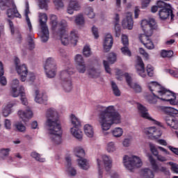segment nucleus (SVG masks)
Instances as JSON below:
<instances>
[{
    "label": "nucleus",
    "instance_id": "nucleus-1",
    "mask_svg": "<svg viewBox=\"0 0 178 178\" xmlns=\"http://www.w3.org/2000/svg\"><path fill=\"white\" fill-rule=\"evenodd\" d=\"M48 133L50 139L54 144L59 145L62 143V127L58 122V112L54 108H49L46 113Z\"/></svg>",
    "mask_w": 178,
    "mask_h": 178
},
{
    "label": "nucleus",
    "instance_id": "nucleus-2",
    "mask_svg": "<svg viewBox=\"0 0 178 178\" xmlns=\"http://www.w3.org/2000/svg\"><path fill=\"white\" fill-rule=\"evenodd\" d=\"M53 17H54V19H51V21L52 31L54 34L59 35L63 45H68L70 42L71 44L76 45L77 44V40H79L77 33L72 31H71L70 36H68L67 22L63 19L60 22L58 23V21L56 19V17L54 15Z\"/></svg>",
    "mask_w": 178,
    "mask_h": 178
},
{
    "label": "nucleus",
    "instance_id": "nucleus-3",
    "mask_svg": "<svg viewBox=\"0 0 178 178\" xmlns=\"http://www.w3.org/2000/svg\"><path fill=\"white\" fill-rule=\"evenodd\" d=\"M100 108H102V111L99 114V123L102 130L106 131L113 124L120 123V114L117 112L113 106H100Z\"/></svg>",
    "mask_w": 178,
    "mask_h": 178
},
{
    "label": "nucleus",
    "instance_id": "nucleus-4",
    "mask_svg": "<svg viewBox=\"0 0 178 178\" xmlns=\"http://www.w3.org/2000/svg\"><path fill=\"white\" fill-rule=\"evenodd\" d=\"M141 27L144 31V34L139 36V40L142 44L147 49H154L155 47L152 40H151V35H152L153 30L156 27V22L154 18H149L148 19H143L141 22Z\"/></svg>",
    "mask_w": 178,
    "mask_h": 178
},
{
    "label": "nucleus",
    "instance_id": "nucleus-5",
    "mask_svg": "<svg viewBox=\"0 0 178 178\" xmlns=\"http://www.w3.org/2000/svg\"><path fill=\"white\" fill-rule=\"evenodd\" d=\"M148 88L151 92H152V91L157 92L159 96L161 97L160 99L162 101L170 102L171 105H176V95L172 91L162 88L161 85L156 82H151L149 83Z\"/></svg>",
    "mask_w": 178,
    "mask_h": 178
},
{
    "label": "nucleus",
    "instance_id": "nucleus-6",
    "mask_svg": "<svg viewBox=\"0 0 178 178\" xmlns=\"http://www.w3.org/2000/svg\"><path fill=\"white\" fill-rule=\"evenodd\" d=\"M48 21V17L45 13L39 14V24L40 27V40L42 42H47L49 40V30L48 26H47V22Z\"/></svg>",
    "mask_w": 178,
    "mask_h": 178
},
{
    "label": "nucleus",
    "instance_id": "nucleus-7",
    "mask_svg": "<svg viewBox=\"0 0 178 178\" xmlns=\"http://www.w3.org/2000/svg\"><path fill=\"white\" fill-rule=\"evenodd\" d=\"M123 163L128 170H133L136 168H141L143 166L141 159L137 156L125 155L123 157Z\"/></svg>",
    "mask_w": 178,
    "mask_h": 178
},
{
    "label": "nucleus",
    "instance_id": "nucleus-8",
    "mask_svg": "<svg viewBox=\"0 0 178 178\" xmlns=\"http://www.w3.org/2000/svg\"><path fill=\"white\" fill-rule=\"evenodd\" d=\"M70 120L73 126L70 129L71 134H72L75 138L81 141V140H83V132L80 130V127H81V122L77 117H76V115H74V114L70 115Z\"/></svg>",
    "mask_w": 178,
    "mask_h": 178
},
{
    "label": "nucleus",
    "instance_id": "nucleus-9",
    "mask_svg": "<svg viewBox=\"0 0 178 178\" xmlns=\"http://www.w3.org/2000/svg\"><path fill=\"white\" fill-rule=\"evenodd\" d=\"M44 69L47 77L49 79H54L56 76V72H58L55 59L51 57L48 58L45 61Z\"/></svg>",
    "mask_w": 178,
    "mask_h": 178
},
{
    "label": "nucleus",
    "instance_id": "nucleus-10",
    "mask_svg": "<svg viewBox=\"0 0 178 178\" xmlns=\"http://www.w3.org/2000/svg\"><path fill=\"white\" fill-rule=\"evenodd\" d=\"M14 62L15 65V70L19 76L21 81H26V80H27V74H29L27 65L25 64H20V59L17 57H15Z\"/></svg>",
    "mask_w": 178,
    "mask_h": 178
},
{
    "label": "nucleus",
    "instance_id": "nucleus-11",
    "mask_svg": "<svg viewBox=\"0 0 178 178\" xmlns=\"http://www.w3.org/2000/svg\"><path fill=\"white\" fill-rule=\"evenodd\" d=\"M76 156L79 158L78 159V165L83 170H87L90 168V164L87 159H83L86 156V152L81 147H76L74 150Z\"/></svg>",
    "mask_w": 178,
    "mask_h": 178
},
{
    "label": "nucleus",
    "instance_id": "nucleus-12",
    "mask_svg": "<svg viewBox=\"0 0 178 178\" xmlns=\"http://www.w3.org/2000/svg\"><path fill=\"white\" fill-rule=\"evenodd\" d=\"M149 161L150 162V165L152 166V169L154 173H159V172H163L164 175L167 176H170V172L166 168L161 166L156 163V160L152 156H149Z\"/></svg>",
    "mask_w": 178,
    "mask_h": 178
},
{
    "label": "nucleus",
    "instance_id": "nucleus-13",
    "mask_svg": "<svg viewBox=\"0 0 178 178\" xmlns=\"http://www.w3.org/2000/svg\"><path fill=\"white\" fill-rule=\"evenodd\" d=\"M143 132L149 138H159L162 136V131L156 127H150L145 128Z\"/></svg>",
    "mask_w": 178,
    "mask_h": 178
},
{
    "label": "nucleus",
    "instance_id": "nucleus-14",
    "mask_svg": "<svg viewBox=\"0 0 178 178\" xmlns=\"http://www.w3.org/2000/svg\"><path fill=\"white\" fill-rule=\"evenodd\" d=\"M138 109L139 111V113L143 119H147V120H150L151 122H153L154 124H157L159 126L160 123L159 122L155 120L151 116H149V114L148 113V110L147 108H145L144 106L141 104H138Z\"/></svg>",
    "mask_w": 178,
    "mask_h": 178
},
{
    "label": "nucleus",
    "instance_id": "nucleus-15",
    "mask_svg": "<svg viewBox=\"0 0 178 178\" xmlns=\"http://www.w3.org/2000/svg\"><path fill=\"white\" fill-rule=\"evenodd\" d=\"M159 16L161 20H166L170 16L171 20H173L175 15H173V11L172 10V7L169 6L167 8H161L159 10Z\"/></svg>",
    "mask_w": 178,
    "mask_h": 178
},
{
    "label": "nucleus",
    "instance_id": "nucleus-16",
    "mask_svg": "<svg viewBox=\"0 0 178 178\" xmlns=\"http://www.w3.org/2000/svg\"><path fill=\"white\" fill-rule=\"evenodd\" d=\"M126 81L128 84V86L134 90L135 92H141L143 91V88H141V86L138 85L137 83H134L131 81V76L128 73H125L124 74Z\"/></svg>",
    "mask_w": 178,
    "mask_h": 178
},
{
    "label": "nucleus",
    "instance_id": "nucleus-17",
    "mask_svg": "<svg viewBox=\"0 0 178 178\" xmlns=\"http://www.w3.org/2000/svg\"><path fill=\"white\" fill-rule=\"evenodd\" d=\"M136 69L138 74L141 77H145V67L144 65V62H143V59L141 57L138 56L136 60Z\"/></svg>",
    "mask_w": 178,
    "mask_h": 178
},
{
    "label": "nucleus",
    "instance_id": "nucleus-18",
    "mask_svg": "<svg viewBox=\"0 0 178 178\" xmlns=\"http://www.w3.org/2000/svg\"><path fill=\"white\" fill-rule=\"evenodd\" d=\"M113 45V38L110 33H107L104 38V42L103 44L104 52H109Z\"/></svg>",
    "mask_w": 178,
    "mask_h": 178
},
{
    "label": "nucleus",
    "instance_id": "nucleus-19",
    "mask_svg": "<svg viewBox=\"0 0 178 178\" xmlns=\"http://www.w3.org/2000/svg\"><path fill=\"white\" fill-rule=\"evenodd\" d=\"M122 42L124 45L123 47L121 48V51L123 55H126L127 56H131V51L129 49V38L127 35H122Z\"/></svg>",
    "mask_w": 178,
    "mask_h": 178
},
{
    "label": "nucleus",
    "instance_id": "nucleus-20",
    "mask_svg": "<svg viewBox=\"0 0 178 178\" xmlns=\"http://www.w3.org/2000/svg\"><path fill=\"white\" fill-rule=\"evenodd\" d=\"M19 88V90H17ZM10 94L14 98H17L20 95V86L19 87V80L14 79L11 83Z\"/></svg>",
    "mask_w": 178,
    "mask_h": 178
},
{
    "label": "nucleus",
    "instance_id": "nucleus-21",
    "mask_svg": "<svg viewBox=\"0 0 178 178\" xmlns=\"http://www.w3.org/2000/svg\"><path fill=\"white\" fill-rule=\"evenodd\" d=\"M18 116L20 119H22L23 122H27L29 119H31V118H33V111L30 108H28L25 111L19 110L18 111Z\"/></svg>",
    "mask_w": 178,
    "mask_h": 178
},
{
    "label": "nucleus",
    "instance_id": "nucleus-22",
    "mask_svg": "<svg viewBox=\"0 0 178 178\" xmlns=\"http://www.w3.org/2000/svg\"><path fill=\"white\" fill-rule=\"evenodd\" d=\"M65 161L67 162V172L70 176H76L77 175V171L73 167H72V159L70 156H67L65 158Z\"/></svg>",
    "mask_w": 178,
    "mask_h": 178
},
{
    "label": "nucleus",
    "instance_id": "nucleus-23",
    "mask_svg": "<svg viewBox=\"0 0 178 178\" xmlns=\"http://www.w3.org/2000/svg\"><path fill=\"white\" fill-rule=\"evenodd\" d=\"M72 74H73V71L72 70V69L61 71L60 73V80L61 83L67 81L68 80H72V78L70 77Z\"/></svg>",
    "mask_w": 178,
    "mask_h": 178
},
{
    "label": "nucleus",
    "instance_id": "nucleus-24",
    "mask_svg": "<svg viewBox=\"0 0 178 178\" xmlns=\"http://www.w3.org/2000/svg\"><path fill=\"white\" fill-rule=\"evenodd\" d=\"M48 99L47 95L43 92H40V90H35V101L38 104H45Z\"/></svg>",
    "mask_w": 178,
    "mask_h": 178
},
{
    "label": "nucleus",
    "instance_id": "nucleus-25",
    "mask_svg": "<svg viewBox=\"0 0 178 178\" xmlns=\"http://www.w3.org/2000/svg\"><path fill=\"white\" fill-rule=\"evenodd\" d=\"M133 17H131V13H128L127 19L122 21V26L128 30H131L133 29Z\"/></svg>",
    "mask_w": 178,
    "mask_h": 178
},
{
    "label": "nucleus",
    "instance_id": "nucleus-26",
    "mask_svg": "<svg viewBox=\"0 0 178 178\" xmlns=\"http://www.w3.org/2000/svg\"><path fill=\"white\" fill-rule=\"evenodd\" d=\"M7 16L8 17H18V19H22V15L19 13L16 6L13 5V8H9L7 10Z\"/></svg>",
    "mask_w": 178,
    "mask_h": 178
},
{
    "label": "nucleus",
    "instance_id": "nucleus-27",
    "mask_svg": "<svg viewBox=\"0 0 178 178\" xmlns=\"http://www.w3.org/2000/svg\"><path fill=\"white\" fill-rule=\"evenodd\" d=\"M25 5L26 9L24 10V16L26 17V22L27 23L29 31H31L33 30V26L31 25V21H30V17H29V14L30 13V6H29V1H26Z\"/></svg>",
    "mask_w": 178,
    "mask_h": 178
},
{
    "label": "nucleus",
    "instance_id": "nucleus-28",
    "mask_svg": "<svg viewBox=\"0 0 178 178\" xmlns=\"http://www.w3.org/2000/svg\"><path fill=\"white\" fill-rule=\"evenodd\" d=\"M165 122L168 126H170L172 129L177 130L178 129V120L176 118L167 117L165 118Z\"/></svg>",
    "mask_w": 178,
    "mask_h": 178
},
{
    "label": "nucleus",
    "instance_id": "nucleus-29",
    "mask_svg": "<svg viewBox=\"0 0 178 178\" xmlns=\"http://www.w3.org/2000/svg\"><path fill=\"white\" fill-rule=\"evenodd\" d=\"M103 162L104 163L105 169L106 172H109L112 168V158L107 155L102 156Z\"/></svg>",
    "mask_w": 178,
    "mask_h": 178
},
{
    "label": "nucleus",
    "instance_id": "nucleus-30",
    "mask_svg": "<svg viewBox=\"0 0 178 178\" xmlns=\"http://www.w3.org/2000/svg\"><path fill=\"white\" fill-rule=\"evenodd\" d=\"M16 105L15 102H11L8 103L3 109V115L6 118L12 113V108Z\"/></svg>",
    "mask_w": 178,
    "mask_h": 178
},
{
    "label": "nucleus",
    "instance_id": "nucleus-31",
    "mask_svg": "<svg viewBox=\"0 0 178 178\" xmlns=\"http://www.w3.org/2000/svg\"><path fill=\"white\" fill-rule=\"evenodd\" d=\"M140 177L141 178H154L155 175L154 174V172L151 170V169L145 168L141 171Z\"/></svg>",
    "mask_w": 178,
    "mask_h": 178
},
{
    "label": "nucleus",
    "instance_id": "nucleus-32",
    "mask_svg": "<svg viewBox=\"0 0 178 178\" xmlns=\"http://www.w3.org/2000/svg\"><path fill=\"white\" fill-rule=\"evenodd\" d=\"M83 130L87 137L90 138L94 137V128H92V126L87 124L84 126Z\"/></svg>",
    "mask_w": 178,
    "mask_h": 178
},
{
    "label": "nucleus",
    "instance_id": "nucleus-33",
    "mask_svg": "<svg viewBox=\"0 0 178 178\" xmlns=\"http://www.w3.org/2000/svg\"><path fill=\"white\" fill-rule=\"evenodd\" d=\"M4 73L5 72L3 71V64L0 61V84H1V86H6V84H8L6 77L2 76Z\"/></svg>",
    "mask_w": 178,
    "mask_h": 178
},
{
    "label": "nucleus",
    "instance_id": "nucleus-34",
    "mask_svg": "<svg viewBox=\"0 0 178 178\" xmlns=\"http://www.w3.org/2000/svg\"><path fill=\"white\" fill-rule=\"evenodd\" d=\"M63 88L66 92H70L71 90L73 88L72 85V79H68L64 82H61Z\"/></svg>",
    "mask_w": 178,
    "mask_h": 178
},
{
    "label": "nucleus",
    "instance_id": "nucleus-35",
    "mask_svg": "<svg viewBox=\"0 0 178 178\" xmlns=\"http://www.w3.org/2000/svg\"><path fill=\"white\" fill-rule=\"evenodd\" d=\"M19 95L21 96L22 105H29V102H27V98H26V93L24 92V87L22 86L19 88Z\"/></svg>",
    "mask_w": 178,
    "mask_h": 178
},
{
    "label": "nucleus",
    "instance_id": "nucleus-36",
    "mask_svg": "<svg viewBox=\"0 0 178 178\" xmlns=\"http://www.w3.org/2000/svg\"><path fill=\"white\" fill-rule=\"evenodd\" d=\"M88 74L92 79H97V77H99V75L101 74V71H99V70H96L95 68L92 67L88 70Z\"/></svg>",
    "mask_w": 178,
    "mask_h": 178
},
{
    "label": "nucleus",
    "instance_id": "nucleus-37",
    "mask_svg": "<svg viewBox=\"0 0 178 178\" xmlns=\"http://www.w3.org/2000/svg\"><path fill=\"white\" fill-rule=\"evenodd\" d=\"M69 6L75 10H80V9H81V6L77 0H71L70 1Z\"/></svg>",
    "mask_w": 178,
    "mask_h": 178
},
{
    "label": "nucleus",
    "instance_id": "nucleus-38",
    "mask_svg": "<svg viewBox=\"0 0 178 178\" xmlns=\"http://www.w3.org/2000/svg\"><path fill=\"white\" fill-rule=\"evenodd\" d=\"M75 23L77 26H83L85 23L84 16L82 14H79L74 17Z\"/></svg>",
    "mask_w": 178,
    "mask_h": 178
},
{
    "label": "nucleus",
    "instance_id": "nucleus-39",
    "mask_svg": "<svg viewBox=\"0 0 178 178\" xmlns=\"http://www.w3.org/2000/svg\"><path fill=\"white\" fill-rule=\"evenodd\" d=\"M111 88L115 97H120V90L119 89V87H118V85H116V83L114 81H111Z\"/></svg>",
    "mask_w": 178,
    "mask_h": 178
},
{
    "label": "nucleus",
    "instance_id": "nucleus-40",
    "mask_svg": "<svg viewBox=\"0 0 178 178\" xmlns=\"http://www.w3.org/2000/svg\"><path fill=\"white\" fill-rule=\"evenodd\" d=\"M14 127L16 129V131H19V133L26 131V127L22 122H16L14 124Z\"/></svg>",
    "mask_w": 178,
    "mask_h": 178
},
{
    "label": "nucleus",
    "instance_id": "nucleus-41",
    "mask_svg": "<svg viewBox=\"0 0 178 178\" xmlns=\"http://www.w3.org/2000/svg\"><path fill=\"white\" fill-rule=\"evenodd\" d=\"M31 156L35 159V161H38V162H44L45 161V159L41 157V154L36 152H32L31 153Z\"/></svg>",
    "mask_w": 178,
    "mask_h": 178
},
{
    "label": "nucleus",
    "instance_id": "nucleus-42",
    "mask_svg": "<svg viewBox=\"0 0 178 178\" xmlns=\"http://www.w3.org/2000/svg\"><path fill=\"white\" fill-rule=\"evenodd\" d=\"M27 42H28V45L30 48V49H34V35L31 34V35H28L27 37Z\"/></svg>",
    "mask_w": 178,
    "mask_h": 178
},
{
    "label": "nucleus",
    "instance_id": "nucleus-43",
    "mask_svg": "<svg viewBox=\"0 0 178 178\" xmlns=\"http://www.w3.org/2000/svg\"><path fill=\"white\" fill-rule=\"evenodd\" d=\"M86 15L90 19H94L95 17V13H94V8L92 7H87L86 9Z\"/></svg>",
    "mask_w": 178,
    "mask_h": 178
},
{
    "label": "nucleus",
    "instance_id": "nucleus-44",
    "mask_svg": "<svg viewBox=\"0 0 178 178\" xmlns=\"http://www.w3.org/2000/svg\"><path fill=\"white\" fill-rule=\"evenodd\" d=\"M10 152V149L3 148L0 150V157H1L2 159H5L6 156H9Z\"/></svg>",
    "mask_w": 178,
    "mask_h": 178
},
{
    "label": "nucleus",
    "instance_id": "nucleus-45",
    "mask_svg": "<svg viewBox=\"0 0 178 178\" xmlns=\"http://www.w3.org/2000/svg\"><path fill=\"white\" fill-rule=\"evenodd\" d=\"M113 135L114 137H122L123 136V129L120 127L115 128L113 131Z\"/></svg>",
    "mask_w": 178,
    "mask_h": 178
},
{
    "label": "nucleus",
    "instance_id": "nucleus-46",
    "mask_svg": "<svg viewBox=\"0 0 178 178\" xmlns=\"http://www.w3.org/2000/svg\"><path fill=\"white\" fill-rule=\"evenodd\" d=\"M161 56H162V58H170L173 56V51L162 50L161 52Z\"/></svg>",
    "mask_w": 178,
    "mask_h": 178
},
{
    "label": "nucleus",
    "instance_id": "nucleus-47",
    "mask_svg": "<svg viewBox=\"0 0 178 178\" xmlns=\"http://www.w3.org/2000/svg\"><path fill=\"white\" fill-rule=\"evenodd\" d=\"M75 63L76 65H81L83 63H86L84 62V58H83V56L81 54H76L74 58Z\"/></svg>",
    "mask_w": 178,
    "mask_h": 178
},
{
    "label": "nucleus",
    "instance_id": "nucleus-48",
    "mask_svg": "<svg viewBox=\"0 0 178 178\" xmlns=\"http://www.w3.org/2000/svg\"><path fill=\"white\" fill-rule=\"evenodd\" d=\"M152 92L154 97H149L148 102L149 104H156L158 102L157 99H161V97L155 95V93H154V91H152Z\"/></svg>",
    "mask_w": 178,
    "mask_h": 178
},
{
    "label": "nucleus",
    "instance_id": "nucleus-49",
    "mask_svg": "<svg viewBox=\"0 0 178 178\" xmlns=\"http://www.w3.org/2000/svg\"><path fill=\"white\" fill-rule=\"evenodd\" d=\"M86 63L82 64H76V70L79 73H86Z\"/></svg>",
    "mask_w": 178,
    "mask_h": 178
},
{
    "label": "nucleus",
    "instance_id": "nucleus-50",
    "mask_svg": "<svg viewBox=\"0 0 178 178\" xmlns=\"http://www.w3.org/2000/svg\"><path fill=\"white\" fill-rule=\"evenodd\" d=\"M49 0H42L40 1L39 6L40 9H45V10H48V3Z\"/></svg>",
    "mask_w": 178,
    "mask_h": 178
},
{
    "label": "nucleus",
    "instance_id": "nucleus-51",
    "mask_svg": "<svg viewBox=\"0 0 178 178\" xmlns=\"http://www.w3.org/2000/svg\"><path fill=\"white\" fill-rule=\"evenodd\" d=\"M83 54L86 58H88V56H91V49L88 45H86L83 47Z\"/></svg>",
    "mask_w": 178,
    "mask_h": 178
},
{
    "label": "nucleus",
    "instance_id": "nucleus-52",
    "mask_svg": "<svg viewBox=\"0 0 178 178\" xmlns=\"http://www.w3.org/2000/svg\"><path fill=\"white\" fill-rule=\"evenodd\" d=\"M165 73H170L172 77H175L176 79L178 78V70L175 69V70H169L166 69L165 70Z\"/></svg>",
    "mask_w": 178,
    "mask_h": 178
},
{
    "label": "nucleus",
    "instance_id": "nucleus-53",
    "mask_svg": "<svg viewBox=\"0 0 178 178\" xmlns=\"http://www.w3.org/2000/svg\"><path fill=\"white\" fill-rule=\"evenodd\" d=\"M107 151L108 152H115L116 151V146L113 142H110L107 145Z\"/></svg>",
    "mask_w": 178,
    "mask_h": 178
},
{
    "label": "nucleus",
    "instance_id": "nucleus-54",
    "mask_svg": "<svg viewBox=\"0 0 178 178\" xmlns=\"http://www.w3.org/2000/svg\"><path fill=\"white\" fill-rule=\"evenodd\" d=\"M156 6H157V8H159V9H166L167 8H169V6H170L168 5V3H166L162 1H157Z\"/></svg>",
    "mask_w": 178,
    "mask_h": 178
},
{
    "label": "nucleus",
    "instance_id": "nucleus-55",
    "mask_svg": "<svg viewBox=\"0 0 178 178\" xmlns=\"http://www.w3.org/2000/svg\"><path fill=\"white\" fill-rule=\"evenodd\" d=\"M108 60L111 65L115 63L116 62V54L115 53H110L108 56Z\"/></svg>",
    "mask_w": 178,
    "mask_h": 178
},
{
    "label": "nucleus",
    "instance_id": "nucleus-56",
    "mask_svg": "<svg viewBox=\"0 0 178 178\" xmlns=\"http://www.w3.org/2000/svg\"><path fill=\"white\" fill-rule=\"evenodd\" d=\"M146 70H147V75L149 77H152V76H154V67H152V65H151L149 64L147 65Z\"/></svg>",
    "mask_w": 178,
    "mask_h": 178
},
{
    "label": "nucleus",
    "instance_id": "nucleus-57",
    "mask_svg": "<svg viewBox=\"0 0 178 178\" xmlns=\"http://www.w3.org/2000/svg\"><path fill=\"white\" fill-rule=\"evenodd\" d=\"M97 165H98V178H102L104 170L101 168V160L99 159H97Z\"/></svg>",
    "mask_w": 178,
    "mask_h": 178
},
{
    "label": "nucleus",
    "instance_id": "nucleus-58",
    "mask_svg": "<svg viewBox=\"0 0 178 178\" xmlns=\"http://www.w3.org/2000/svg\"><path fill=\"white\" fill-rule=\"evenodd\" d=\"M166 112H168V113H170L171 115H177L178 114V110L175 109L173 107H166Z\"/></svg>",
    "mask_w": 178,
    "mask_h": 178
},
{
    "label": "nucleus",
    "instance_id": "nucleus-59",
    "mask_svg": "<svg viewBox=\"0 0 178 178\" xmlns=\"http://www.w3.org/2000/svg\"><path fill=\"white\" fill-rule=\"evenodd\" d=\"M149 148H150V151L153 154V155H154V156H157L158 149H156V147H155V145L150 143Z\"/></svg>",
    "mask_w": 178,
    "mask_h": 178
},
{
    "label": "nucleus",
    "instance_id": "nucleus-60",
    "mask_svg": "<svg viewBox=\"0 0 178 178\" xmlns=\"http://www.w3.org/2000/svg\"><path fill=\"white\" fill-rule=\"evenodd\" d=\"M4 127L6 130H10V129H12V122H10V120L6 119L4 120Z\"/></svg>",
    "mask_w": 178,
    "mask_h": 178
},
{
    "label": "nucleus",
    "instance_id": "nucleus-61",
    "mask_svg": "<svg viewBox=\"0 0 178 178\" xmlns=\"http://www.w3.org/2000/svg\"><path fill=\"white\" fill-rule=\"evenodd\" d=\"M168 164L171 166V170L174 172V173H178V165L173 162H169Z\"/></svg>",
    "mask_w": 178,
    "mask_h": 178
},
{
    "label": "nucleus",
    "instance_id": "nucleus-62",
    "mask_svg": "<svg viewBox=\"0 0 178 178\" xmlns=\"http://www.w3.org/2000/svg\"><path fill=\"white\" fill-rule=\"evenodd\" d=\"M139 52L140 55H143V56H144V58H145L146 59H149V54H148V53H147L144 49L139 48Z\"/></svg>",
    "mask_w": 178,
    "mask_h": 178
},
{
    "label": "nucleus",
    "instance_id": "nucleus-63",
    "mask_svg": "<svg viewBox=\"0 0 178 178\" xmlns=\"http://www.w3.org/2000/svg\"><path fill=\"white\" fill-rule=\"evenodd\" d=\"M53 1L56 6H57L58 9H59V8H63L64 5H63V2H62V0H53Z\"/></svg>",
    "mask_w": 178,
    "mask_h": 178
},
{
    "label": "nucleus",
    "instance_id": "nucleus-64",
    "mask_svg": "<svg viewBox=\"0 0 178 178\" xmlns=\"http://www.w3.org/2000/svg\"><path fill=\"white\" fill-rule=\"evenodd\" d=\"M115 37H120V26L118 24L115 25Z\"/></svg>",
    "mask_w": 178,
    "mask_h": 178
}]
</instances>
